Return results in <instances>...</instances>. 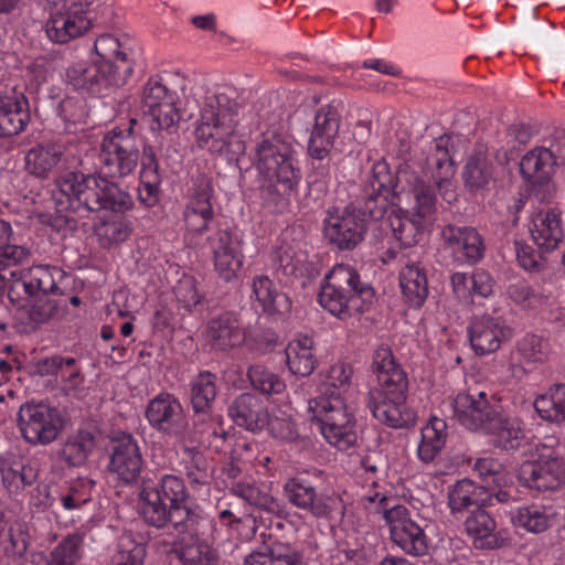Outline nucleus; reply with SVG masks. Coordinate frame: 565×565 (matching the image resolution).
Wrapping results in <instances>:
<instances>
[{
	"label": "nucleus",
	"instance_id": "nucleus-1",
	"mask_svg": "<svg viewBox=\"0 0 565 565\" xmlns=\"http://www.w3.org/2000/svg\"><path fill=\"white\" fill-rule=\"evenodd\" d=\"M55 274H58L55 267L44 265L10 271L8 299L26 316L33 329L57 313L63 292L55 281Z\"/></svg>",
	"mask_w": 565,
	"mask_h": 565
},
{
	"label": "nucleus",
	"instance_id": "nucleus-2",
	"mask_svg": "<svg viewBox=\"0 0 565 565\" xmlns=\"http://www.w3.org/2000/svg\"><path fill=\"white\" fill-rule=\"evenodd\" d=\"M371 369L377 381V386L367 393L366 405L372 415L393 428L408 425L411 416L403 412L407 375L387 344H381L374 351Z\"/></svg>",
	"mask_w": 565,
	"mask_h": 565
},
{
	"label": "nucleus",
	"instance_id": "nucleus-3",
	"mask_svg": "<svg viewBox=\"0 0 565 565\" xmlns=\"http://www.w3.org/2000/svg\"><path fill=\"white\" fill-rule=\"evenodd\" d=\"M237 111V103L227 95L206 96L194 135L199 148L217 153L230 162L235 161L242 171L241 156L244 154L246 147L235 134L238 124Z\"/></svg>",
	"mask_w": 565,
	"mask_h": 565
},
{
	"label": "nucleus",
	"instance_id": "nucleus-4",
	"mask_svg": "<svg viewBox=\"0 0 565 565\" xmlns=\"http://www.w3.org/2000/svg\"><path fill=\"white\" fill-rule=\"evenodd\" d=\"M60 192L65 201L58 204L63 210L88 217L90 213L108 210L114 213H125L134 206L132 198L107 178L68 172L60 181ZM62 209L58 210L61 212Z\"/></svg>",
	"mask_w": 565,
	"mask_h": 565
},
{
	"label": "nucleus",
	"instance_id": "nucleus-5",
	"mask_svg": "<svg viewBox=\"0 0 565 565\" xmlns=\"http://www.w3.org/2000/svg\"><path fill=\"white\" fill-rule=\"evenodd\" d=\"M324 279L326 284L321 287L318 300L333 316L348 319L363 313L373 303V287L363 282L353 267L338 264Z\"/></svg>",
	"mask_w": 565,
	"mask_h": 565
},
{
	"label": "nucleus",
	"instance_id": "nucleus-6",
	"mask_svg": "<svg viewBox=\"0 0 565 565\" xmlns=\"http://www.w3.org/2000/svg\"><path fill=\"white\" fill-rule=\"evenodd\" d=\"M311 420L326 440L334 447L345 450L356 441L355 419L343 402L339 392L330 396H317L309 401Z\"/></svg>",
	"mask_w": 565,
	"mask_h": 565
},
{
	"label": "nucleus",
	"instance_id": "nucleus-7",
	"mask_svg": "<svg viewBox=\"0 0 565 565\" xmlns=\"http://www.w3.org/2000/svg\"><path fill=\"white\" fill-rule=\"evenodd\" d=\"M145 416L149 425L163 436L186 445L198 440L196 431L180 401L170 393H160L148 402Z\"/></svg>",
	"mask_w": 565,
	"mask_h": 565
},
{
	"label": "nucleus",
	"instance_id": "nucleus-8",
	"mask_svg": "<svg viewBox=\"0 0 565 565\" xmlns=\"http://www.w3.org/2000/svg\"><path fill=\"white\" fill-rule=\"evenodd\" d=\"M555 437H546L535 444L536 459L520 466L519 480L530 489L546 491L556 489L564 476L563 461L555 451Z\"/></svg>",
	"mask_w": 565,
	"mask_h": 565
},
{
	"label": "nucleus",
	"instance_id": "nucleus-9",
	"mask_svg": "<svg viewBox=\"0 0 565 565\" xmlns=\"http://www.w3.org/2000/svg\"><path fill=\"white\" fill-rule=\"evenodd\" d=\"M206 524L204 515L193 514L185 522L173 526L177 539L172 551L183 565H217V552L202 537Z\"/></svg>",
	"mask_w": 565,
	"mask_h": 565
},
{
	"label": "nucleus",
	"instance_id": "nucleus-10",
	"mask_svg": "<svg viewBox=\"0 0 565 565\" xmlns=\"http://www.w3.org/2000/svg\"><path fill=\"white\" fill-rule=\"evenodd\" d=\"M22 437L30 445L46 446L57 439L64 428L60 409L43 403H25L18 413Z\"/></svg>",
	"mask_w": 565,
	"mask_h": 565
},
{
	"label": "nucleus",
	"instance_id": "nucleus-11",
	"mask_svg": "<svg viewBox=\"0 0 565 565\" xmlns=\"http://www.w3.org/2000/svg\"><path fill=\"white\" fill-rule=\"evenodd\" d=\"M365 223L348 205L342 211L333 207L323 220V235L330 245L339 250H353L365 238Z\"/></svg>",
	"mask_w": 565,
	"mask_h": 565
},
{
	"label": "nucleus",
	"instance_id": "nucleus-12",
	"mask_svg": "<svg viewBox=\"0 0 565 565\" xmlns=\"http://www.w3.org/2000/svg\"><path fill=\"white\" fill-rule=\"evenodd\" d=\"M257 170L266 179L276 175L301 174L295 166V149L291 141L281 135L273 134L265 137L256 148Z\"/></svg>",
	"mask_w": 565,
	"mask_h": 565
},
{
	"label": "nucleus",
	"instance_id": "nucleus-13",
	"mask_svg": "<svg viewBox=\"0 0 565 565\" xmlns=\"http://www.w3.org/2000/svg\"><path fill=\"white\" fill-rule=\"evenodd\" d=\"M102 162L105 172L111 178L129 175L139 161V149L135 138L113 129L102 142Z\"/></svg>",
	"mask_w": 565,
	"mask_h": 565
},
{
	"label": "nucleus",
	"instance_id": "nucleus-14",
	"mask_svg": "<svg viewBox=\"0 0 565 565\" xmlns=\"http://www.w3.org/2000/svg\"><path fill=\"white\" fill-rule=\"evenodd\" d=\"M383 518L387 522L392 541L411 555H422L424 551V530L411 518V512L404 505H387V498L380 500Z\"/></svg>",
	"mask_w": 565,
	"mask_h": 565
},
{
	"label": "nucleus",
	"instance_id": "nucleus-15",
	"mask_svg": "<svg viewBox=\"0 0 565 565\" xmlns=\"http://www.w3.org/2000/svg\"><path fill=\"white\" fill-rule=\"evenodd\" d=\"M143 458L138 440L129 433H119L110 439L108 472L124 484L138 481Z\"/></svg>",
	"mask_w": 565,
	"mask_h": 565
},
{
	"label": "nucleus",
	"instance_id": "nucleus-16",
	"mask_svg": "<svg viewBox=\"0 0 565 565\" xmlns=\"http://www.w3.org/2000/svg\"><path fill=\"white\" fill-rule=\"evenodd\" d=\"M110 66H100L93 61L89 65L85 63L72 64L66 70L67 82L77 90H86L93 94H102L110 87H120L124 82V74L127 70L122 66L117 74L110 73Z\"/></svg>",
	"mask_w": 565,
	"mask_h": 565
},
{
	"label": "nucleus",
	"instance_id": "nucleus-17",
	"mask_svg": "<svg viewBox=\"0 0 565 565\" xmlns=\"http://www.w3.org/2000/svg\"><path fill=\"white\" fill-rule=\"evenodd\" d=\"M411 192L415 201L414 206L406 210L404 216L401 214L390 215L387 221V227L391 228L395 239L399 243L401 249L414 247L422 236L424 181L420 178L415 179Z\"/></svg>",
	"mask_w": 565,
	"mask_h": 565
},
{
	"label": "nucleus",
	"instance_id": "nucleus-18",
	"mask_svg": "<svg viewBox=\"0 0 565 565\" xmlns=\"http://www.w3.org/2000/svg\"><path fill=\"white\" fill-rule=\"evenodd\" d=\"M460 424L469 430L484 431L498 413V408L491 405L486 392L459 393L448 402Z\"/></svg>",
	"mask_w": 565,
	"mask_h": 565
},
{
	"label": "nucleus",
	"instance_id": "nucleus-19",
	"mask_svg": "<svg viewBox=\"0 0 565 565\" xmlns=\"http://www.w3.org/2000/svg\"><path fill=\"white\" fill-rule=\"evenodd\" d=\"M445 249L449 250L459 264L473 265L484 256V242L473 227H457L447 225L440 232Z\"/></svg>",
	"mask_w": 565,
	"mask_h": 565
},
{
	"label": "nucleus",
	"instance_id": "nucleus-20",
	"mask_svg": "<svg viewBox=\"0 0 565 565\" xmlns=\"http://www.w3.org/2000/svg\"><path fill=\"white\" fill-rule=\"evenodd\" d=\"M557 157L565 160V137H557L551 148L536 147L526 152L520 162L521 175L530 183L543 184L550 179Z\"/></svg>",
	"mask_w": 565,
	"mask_h": 565
},
{
	"label": "nucleus",
	"instance_id": "nucleus-21",
	"mask_svg": "<svg viewBox=\"0 0 565 565\" xmlns=\"http://www.w3.org/2000/svg\"><path fill=\"white\" fill-rule=\"evenodd\" d=\"M206 333L211 349L218 352L238 348L246 339L242 319L234 311H224L213 317L207 323Z\"/></svg>",
	"mask_w": 565,
	"mask_h": 565
},
{
	"label": "nucleus",
	"instance_id": "nucleus-22",
	"mask_svg": "<svg viewBox=\"0 0 565 565\" xmlns=\"http://www.w3.org/2000/svg\"><path fill=\"white\" fill-rule=\"evenodd\" d=\"M209 243L218 276L225 281L236 278L243 264L237 238L234 237L231 231L220 230L209 237Z\"/></svg>",
	"mask_w": 565,
	"mask_h": 565
},
{
	"label": "nucleus",
	"instance_id": "nucleus-23",
	"mask_svg": "<svg viewBox=\"0 0 565 565\" xmlns=\"http://www.w3.org/2000/svg\"><path fill=\"white\" fill-rule=\"evenodd\" d=\"M468 335L475 353L487 355L500 349L502 341L510 338L511 331L499 318L486 315L471 321Z\"/></svg>",
	"mask_w": 565,
	"mask_h": 565
},
{
	"label": "nucleus",
	"instance_id": "nucleus-24",
	"mask_svg": "<svg viewBox=\"0 0 565 565\" xmlns=\"http://www.w3.org/2000/svg\"><path fill=\"white\" fill-rule=\"evenodd\" d=\"M424 247L403 255L404 268L399 271V286L405 301L411 308L420 309L424 303V269L420 266Z\"/></svg>",
	"mask_w": 565,
	"mask_h": 565
},
{
	"label": "nucleus",
	"instance_id": "nucleus-25",
	"mask_svg": "<svg viewBox=\"0 0 565 565\" xmlns=\"http://www.w3.org/2000/svg\"><path fill=\"white\" fill-rule=\"evenodd\" d=\"M228 416L239 427L260 431L268 423V411L263 401L252 393H242L227 408Z\"/></svg>",
	"mask_w": 565,
	"mask_h": 565
},
{
	"label": "nucleus",
	"instance_id": "nucleus-26",
	"mask_svg": "<svg viewBox=\"0 0 565 565\" xmlns=\"http://www.w3.org/2000/svg\"><path fill=\"white\" fill-rule=\"evenodd\" d=\"M152 488L157 489L161 499L172 510L173 526L177 522H185L191 513L204 515L203 511L198 505H189V493L183 480L173 475H166L161 478L158 486Z\"/></svg>",
	"mask_w": 565,
	"mask_h": 565
},
{
	"label": "nucleus",
	"instance_id": "nucleus-27",
	"mask_svg": "<svg viewBox=\"0 0 565 565\" xmlns=\"http://www.w3.org/2000/svg\"><path fill=\"white\" fill-rule=\"evenodd\" d=\"M340 128V114L335 106L327 105L315 116V126L309 139L308 151L317 157L329 156Z\"/></svg>",
	"mask_w": 565,
	"mask_h": 565
},
{
	"label": "nucleus",
	"instance_id": "nucleus-28",
	"mask_svg": "<svg viewBox=\"0 0 565 565\" xmlns=\"http://www.w3.org/2000/svg\"><path fill=\"white\" fill-rule=\"evenodd\" d=\"M484 433L491 436L495 448L514 450L526 440L523 422L515 415L502 414L498 411Z\"/></svg>",
	"mask_w": 565,
	"mask_h": 565
},
{
	"label": "nucleus",
	"instance_id": "nucleus-29",
	"mask_svg": "<svg viewBox=\"0 0 565 565\" xmlns=\"http://www.w3.org/2000/svg\"><path fill=\"white\" fill-rule=\"evenodd\" d=\"M530 232L533 241L541 249L545 252L554 250L564 238L561 212L556 209L537 212L532 217Z\"/></svg>",
	"mask_w": 565,
	"mask_h": 565
},
{
	"label": "nucleus",
	"instance_id": "nucleus-30",
	"mask_svg": "<svg viewBox=\"0 0 565 565\" xmlns=\"http://www.w3.org/2000/svg\"><path fill=\"white\" fill-rule=\"evenodd\" d=\"M252 288L253 295L266 315L284 319L290 313L291 299L287 294L278 291L268 276H255Z\"/></svg>",
	"mask_w": 565,
	"mask_h": 565
},
{
	"label": "nucleus",
	"instance_id": "nucleus-31",
	"mask_svg": "<svg viewBox=\"0 0 565 565\" xmlns=\"http://www.w3.org/2000/svg\"><path fill=\"white\" fill-rule=\"evenodd\" d=\"M397 201H392L388 194H381L362 189L361 195L355 201L348 204L349 207L354 209V214L365 223L367 230L372 227L382 228V224H379L386 215L390 205H397Z\"/></svg>",
	"mask_w": 565,
	"mask_h": 565
},
{
	"label": "nucleus",
	"instance_id": "nucleus-32",
	"mask_svg": "<svg viewBox=\"0 0 565 565\" xmlns=\"http://www.w3.org/2000/svg\"><path fill=\"white\" fill-rule=\"evenodd\" d=\"M96 53V63L100 66H110V73L116 75L122 66L127 70L124 74V82L127 83L134 72V61L121 51V44L118 39L110 34H104L96 39L94 43Z\"/></svg>",
	"mask_w": 565,
	"mask_h": 565
},
{
	"label": "nucleus",
	"instance_id": "nucleus-33",
	"mask_svg": "<svg viewBox=\"0 0 565 565\" xmlns=\"http://www.w3.org/2000/svg\"><path fill=\"white\" fill-rule=\"evenodd\" d=\"M492 499L487 486H479L469 479L457 481L449 488L448 505L451 512H461L471 507L482 508Z\"/></svg>",
	"mask_w": 565,
	"mask_h": 565
},
{
	"label": "nucleus",
	"instance_id": "nucleus-34",
	"mask_svg": "<svg viewBox=\"0 0 565 565\" xmlns=\"http://www.w3.org/2000/svg\"><path fill=\"white\" fill-rule=\"evenodd\" d=\"M139 499L141 501L140 515L147 525L158 530H162L169 524L173 527L172 510L161 499L157 489L143 482Z\"/></svg>",
	"mask_w": 565,
	"mask_h": 565
},
{
	"label": "nucleus",
	"instance_id": "nucleus-35",
	"mask_svg": "<svg viewBox=\"0 0 565 565\" xmlns=\"http://www.w3.org/2000/svg\"><path fill=\"white\" fill-rule=\"evenodd\" d=\"M230 492L233 495L243 499L250 507L265 511L268 514H273L282 520H286L289 516V512L281 501L262 490L254 483L235 482L230 488Z\"/></svg>",
	"mask_w": 565,
	"mask_h": 565
},
{
	"label": "nucleus",
	"instance_id": "nucleus-36",
	"mask_svg": "<svg viewBox=\"0 0 565 565\" xmlns=\"http://www.w3.org/2000/svg\"><path fill=\"white\" fill-rule=\"evenodd\" d=\"M301 174L276 175L267 179L260 188V195L265 204L276 213H282L289 206L291 193L298 188Z\"/></svg>",
	"mask_w": 565,
	"mask_h": 565
},
{
	"label": "nucleus",
	"instance_id": "nucleus-37",
	"mask_svg": "<svg viewBox=\"0 0 565 565\" xmlns=\"http://www.w3.org/2000/svg\"><path fill=\"white\" fill-rule=\"evenodd\" d=\"M452 148L450 137L443 135L433 140L429 154L426 156V167L434 169L431 177L438 186L455 173Z\"/></svg>",
	"mask_w": 565,
	"mask_h": 565
},
{
	"label": "nucleus",
	"instance_id": "nucleus-38",
	"mask_svg": "<svg viewBox=\"0 0 565 565\" xmlns=\"http://www.w3.org/2000/svg\"><path fill=\"white\" fill-rule=\"evenodd\" d=\"M465 526L476 548L490 550L497 546L495 521L482 508L472 511L467 518Z\"/></svg>",
	"mask_w": 565,
	"mask_h": 565
},
{
	"label": "nucleus",
	"instance_id": "nucleus-39",
	"mask_svg": "<svg viewBox=\"0 0 565 565\" xmlns=\"http://www.w3.org/2000/svg\"><path fill=\"white\" fill-rule=\"evenodd\" d=\"M217 377L210 371L200 372L190 384V402L195 415H207L217 395Z\"/></svg>",
	"mask_w": 565,
	"mask_h": 565
},
{
	"label": "nucleus",
	"instance_id": "nucleus-40",
	"mask_svg": "<svg viewBox=\"0 0 565 565\" xmlns=\"http://www.w3.org/2000/svg\"><path fill=\"white\" fill-rule=\"evenodd\" d=\"M29 119L28 99L24 96L0 103V128L3 138L19 135L24 130Z\"/></svg>",
	"mask_w": 565,
	"mask_h": 565
},
{
	"label": "nucleus",
	"instance_id": "nucleus-41",
	"mask_svg": "<svg viewBox=\"0 0 565 565\" xmlns=\"http://www.w3.org/2000/svg\"><path fill=\"white\" fill-rule=\"evenodd\" d=\"M95 447V434L86 429H79L66 439L60 450V457L70 467H81L86 463Z\"/></svg>",
	"mask_w": 565,
	"mask_h": 565
},
{
	"label": "nucleus",
	"instance_id": "nucleus-42",
	"mask_svg": "<svg viewBox=\"0 0 565 565\" xmlns=\"http://www.w3.org/2000/svg\"><path fill=\"white\" fill-rule=\"evenodd\" d=\"M417 177L414 178V180ZM411 183V189L413 184ZM398 179L393 175V173L390 171L388 164L384 160L376 161L371 170V175L369 177L366 183L364 184L363 189L366 190H374L376 193L381 194H388L391 196L392 201H397L398 203H402V196L404 194L409 195L412 194L411 191L406 192L405 190L398 191Z\"/></svg>",
	"mask_w": 565,
	"mask_h": 565
},
{
	"label": "nucleus",
	"instance_id": "nucleus-43",
	"mask_svg": "<svg viewBox=\"0 0 565 565\" xmlns=\"http://www.w3.org/2000/svg\"><path fill=\"white\" fill-rule=\"evenodd\" d=\"M537 415L548 423L565 420V384H555L544 394L539 395L534 403Z\"/></svg>",
	"mask_w": 565,
	"mask_h": 565
},
{
	"label": "nucleus",
	"instance_id": "nucleus-44",
	"mask_svg": "<svg viewBox=\"0 0 565 565\" xmlns=\"http://www.w3.org/2000/svg\"><path fill=\"white\" fill-rule=\"evenodd\" d=\"M312 340L303 338L290 342L286 349L287 365L291 373L300 376H309L318 365V360L312 353Z\"/></svg>",
	"mask_w": 565,
	"mask_h": 565
},
{
	"label": "nucleus",
	"instance_id": "nucleus-45",
	"mask_svg": "<svg viewBox=\"0 0 565 565\" xmlns=\"http://www.w3.org/2000/svg\"><path fill=\"white\" fill-rule=\"evenodd\" d=\"M270 263L273 269L286 278H299L303 277L306 273V265L297 256L295 248L286 243L281 242L270 253Z\"/></svg>",
	"mask_w": 565,
	"mask_h": 565
},
{
	"label": "nucleus",
	"instance_id": "nucleus-46",
	"mask_svg": "<svg viewBox=\"0 0 565 565\" xmlns=\"http://www.w3.org/2000/svg\"><path fill=\"white\" fill-rule=\"evenodd\" d=\"M516 353L523 364L536 366L548 361L552 349L547 339L527 333L516 342Z\"/></svg>",
	"mask_w": 565,
	"mask_h": 565
},
{
	"label": "nucleus",
	"instance_id": "nucleus-47",
	"mask_svg": "<svg viewBox=\"0 0 565 565\" xmlns=\"http://www.w3.org/2000/svg\"><path fill=\"white\" fill-rule=\"evenodd\" d=\"M61 157L62 151L55 146H38L28 151L25 168L32 175L44 179L60 162Z\"/></svg>",
	"mask_w": 565,
	"mask_h": 565
},
{
	"label": "nucleus",
	"instance_id": "nucleus-48",
	"mask_svg": "<svg viewBox=\"0 0 565 565\" xmlns=\"http://www.w3.org/2000/svg\"><path fill=\"white\" fill-rule=\"evenodd\" d=\"M29 256V248L18 244L11 224L0 220V265H18Z\"/></svg>",
	"mask_w": 565,
	"mask_h": 565
},
{
	"label": "nucleus",
	"instance_id": "nucleus-49",
	"mask_svg": "<svg viewBox=\"0 0 565 565\" xmlns=\"http://www.w3.org/2000/svg\"><path fill=\"white\" fill-rule=\"evenodd\" d=\"M131 232L132 223L125 217L104 220L96 227V234L103 247L125 242Z\"/></svg>",
	"mask_w": 565,
	"mask_h": 565
},
{
	"label": "nucleus",
	"instance_id": "nucleus-50",
	"mask_svg": "<svg viewBox=\"0 0 565 565\" xmlns=\"http://www.w3.org/2000/svg\"><path fill=\"white\" fill-rule=\"evenodd\" d=\"M462 178L471 191L482 190L492 178V166L486 157H470L463 168Z\"/></svg>",
	"mask_w": 565,
	"mask_h": 565
},
{
	"label": "nucleus",
	"instance_id": "nucleus-51",
	"mask_svg": "<svg viewBox=\"0 0 565 565\" xmlns=\"http://www.w3.org/2000/svg\"><path fill=\"white\" fill-rule=\"evenodd\" d=\"M247 377L253 388L265 395L280 394L286 388L278 374L259 364L248 367Z\"/></svg>",
	"mask_w": 565,
	"mask_h": 565
},
{
	"label": "nucleus",
	"instance_id": "nucleus-52",
	"mask_svg": "<svg viewBox=\"0 0 565 565\" xmlns=\"http://www.w3.org/2000/svg\"><path fill=\"white\" fill-rule=\"evenodd\" d=\"M185 470L191 484H209L210 465L204 454L195 446H185Z\"/></svg>",
	"mask_w": 565,
	"mask_h": 565
},
{
	"label": "nucleus",
	"instance_id": "nucleus-53",
	"mask_svg": "<svg viewBox=\"0 0 565 565\" xmlns=\"http://www.w3.org/2000/svg\"><path fill=\"white\" fill-rule=\"evenodd\" d=\"M340 510V514L343 515V505L339 497H333L324 493H318L315 489L303 512L310 514L316 519H331L333 513Z\"/></svg>",
	"mask_w": 565,
	"mask_h": 565
},
{
	"label": "nucleus",
	"instance_id": "nucleus-54",
	"mask_svg": "<svg viewBox=\"0 0 565 565\" xmlns=\"http://www.w3.org/2000/svg\"><path fill=\"white\" fill-rule=\"evenodd\" d=\"M514 521L529 532L541 533L548 527L550 514L545 507L525 505L518 509Z\"/></svg>",
	"mask_w": 565,
	"mask_h": 565
},
{
	"label": "nucleus",
	"instance_id": "nucleus-55",
	"mask_svg": "<svg viewBox=\"0 0 565 565\" xmlns=\"http://www.w3.org/2000/svg\"><path fill=\"white\" fill-rule=\"evenodd\" d=\"M83 540L79 535H67L50 553L46 565H75L81 558L79 547Z\"/></svg>",
	"mask_w": 565,
	"mask_h": 565
},
{
	"label": "nucleus",
	"instance_id": "nucleus-56",
	"mask_svg": "<svg viewBox=\"0 0 565 565\" xmlns=\"http://www.w3.org/2000/svg\"><path fill=\"white\" fill-rule=\"evenodd\" d=\"M213 194L214 189L211 177L202 171H196L191 175L188 204L213 207L211 202Z\"/></svg>",
	"mask_w": 565,
	"mask_h": 565
},
{
	"label": "nucleus",
	"instance_id": "nucleus-57",
	"mask_svg": "<svg viewBox=\"0 0 565 565\" xmlns=\"http://www.w3.org/2000/svg\"><path fill=\"white\" fill-rule=\"evenodd\" d=\"M447 438V423L437 415H430L426 423V462L433 460L443 449Z\"/></svg>",
	"mask_w": 565,
	"mask_h": 565
},
{
	"label": "nucleus",
	"instance_id": "nucleus-58",
	"mask_svg": "<svg viewBox=\"0 0 565 565\" xmlns=\"http://www.w3.org/2000/svg\"><path fill=\"white\" fill-rule=\"evenodd\" d=\"M352 374V367L344 363L332 365L328 372L326 381L320 385L319 396H330L332 392H339V395L341 396V394L347 391Z\"/></svg>",
	"mask_w": 565,
	"mask_h": 565
},
{
	"label": "nucleus",
	"instance_id": "nucleus-59",
	"mask_svg": "<svg viewBox=\"0 0 565 565\" xmlns=\"http://www.w3.org/2000/svg\"><path fill=\"white\" fill-rule=\"evenodd\" d=\"M300 559L297 553L277 554L271 547L266 546L248 554L244 565H299Z\"/></svg>",
	"mask_w": 565,
	"mask_h": 565
},
{
	"label": "nucleus",
	"instance_id": "nucleus-60",
	"mask_svg": "<svg viewBox=\"0 0 565 565\" xmlns=\"http://www.w3.org/2000/svg\"><path fill=\"white\" fill-rule=\"evenodd\" d=\"M151 120L152 130H167L175 128L180 120V115L174 106V99L163 102L161 106L143 114Z\"/></svg>",
	"mask_w": 565,
	"mask_h": 565
},
{
	"label": "nucleus",
	"instance_id": "nucleus-61",
	"mask_svg": "<svg viewBox=\"0 0 565 565\" xmlns=\"http://www.w3.org/2000/svg\"><path fill=\"white\" fill-rule=\"evenodd\" d=\"M315 489L309 481L302 478H290L285 482L282 492L289 503L303 511Z\"/></svg>",
	"mask_w": 565,
	"mask_h": 565
},
{
	"label": "nucleus",
	"instance_id": "nucleus-62",
	"mask_svg": "<svg viewBox=\"0 0 565 565\" xmlns=\"http://www.w3.org/2000/svg\"><path fill=\"white\" fill-rule=\"evenodd\" d=\"M214 218L213 207H204L186 204L183 212V220L189 232L202 234L209 230Z\"/></svg>",
	"mask_w": 565,
	"mask_h": 565
},
{
	"label": "nucleus",
	"instance_id": "nucleus-63",
	"mask_svg": "<svg viewBox=\"0 0 565 565\" xmlns=\"http://www.w3.org/2000/svg\"><path fill=\"white\" fill-rule=\"evenodd\" d=\"M38 476V469L31 465H24L20 470L8 469L1 472L2 482L10 491H19L33 486Z\"/></svg>",
	"mask_w": 565,
	"mask_h": 565
},
{
	"label": "nucleus",
	"instance_id": "nucleus-64",
	"mask_svg": "<svg viewBox=\"0 0 565 565\" xmlns=\"http://www.w3.org/2000/svg\"><path fill=\"white\" fill-rule=\"evenodd\" d=\"M173 99L169 89L157 81H148L141 95V110L143 114L161 106L163 102Z\"/></svg>",
	"mask_w": 565,
	"mask_h": 565
}]
</instances>
